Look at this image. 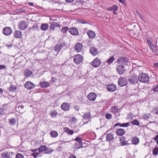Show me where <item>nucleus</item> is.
Returning <instances> with one entry per match:
<instances>
[{
	"mask_svg": "<svg viewBox=\"0 0 158 158\" xmlns=\"http://www.w3.org/2000/svg\"><path fill=\"white\" fill-rule=\"evenodd\" d=\"M129 62V59L126 57H121L118 58L117 62L115 63H117L120 65H126Z\"/></svg>",
	"mask_w": 158,
	"mask_h": 158,
	"instance_id": "nucleus-3",
	"label": "nucleus"
},
{
	"mask_svg": "<svg viewBox=\"0 0 158 158\" xmlns=\"http://www.w3.org/2000/svg\"><path fill=\"white\" fill-rule=\"evenodd\" d=\"M133 29L129 30V33L131 36H134L135 35V33L132 31Z\"/></svg>",
	"mask_w": 158,
	"mask_h": 158,
	"instance_id": "nucleus-53",
	"label": "nucleus"
},
{
	"mask_svg": "<svg viewBox=\"0 0 158 158\" xmlns=\"http://www.w3.org/2000/svg\"><path fill=\"white\" fill-rule=\"evenodd\" d=\"M58 114V112L55 110H52L49 112V114L52 118L56 117Z\"/></svg>",
	"mask_w": 158,
	"mask_h": 158,
	"instance_id": "nucleus-30",
	"label": "nucleus"
},
{
	"mask_svg": "<svg viewBox=\"0 0 158 158\" xmlns=\"http://www.w3.org/2000/svg\"><path fill=\"white\" fill-rule=\"evenodd\" d=\"M49 25L47 23L42 24L40 27L41 29L44 31L47 30L48 28Z\"/></svg>",
	"mask_w": 158,
	"mask_h": 158,
	"instance_id": "nucleus-26",
	"label": "nucleus"
},
{
	"mask_svg": "<svg viewBox=\"0 0 158 158\" xmlns=\"http://www.w3.org/2000/svg\"><path fill=\"white\" fill-rule=\"evenodd\" d=\"M119 2L122 3L124 5L126 4V1L124 0H118Z\"/></svg>",
	"mask_w": 158,
	"mask_h": 158,
	"instance_id": "nucleus-64",
	"label": "nucleus"
},
{
	"mask_svg": "<svg viewBox=\"0 0 158 158\" xmlns=\"http://www.w3.org/2000/svg\"><path fill=\"white\" fill-rule=\"evenodd\" d=\"M74 140L77 141V142L80 143L82 142V139L81 137H77L74 139Z\"/></svg>",
	"mask_w": 158,
	"mask_h": 158,
	"instance_id": "nucleus-46",
	"label": "nucleus"
},
{
	"mask_svg": "<svg viewBox=\"0 0 158 158\" xmlns=\"http://www.w3.org/2000/svg\"><path fill=\"white\" fill-rule=\"evenodd\" d=\"M40 85L43 88H46L49 86V83L46 81H44L43 82H41L40 83Z\"/></svg>",
	"mask_w": 158,
	"mask_h": 158,
	"instance_id": "nucleus-24",
	"label": "nucleus"
},
{
	"mask_svg": "<svg viewBox=\"0 0 158 158\" xmlns=\"http://www.w3.org/2000/svg\"><path fill=\"white\" fill-rule=\"evenodd\" d=\"M70 105L69 103L64 102L62 103L60 106L61 109L64 111H67L69 110Z\"/></svg>",
	"mask_w": 158,
	"mask_h": 158,
	"instance_id": "nucleus-9",
	"label": "nucleus"
},
{
	"mask_svg": "<svg viewBox=\"0 0 158 158\" xmlns=\"http://www.w3.org/2000/svg\"><path fill=\"white\" fill-rule=\"evenodd\" d=\"M105 117L107 119H110L112 118V115L109 113L106 114L105 115Z\"/></svg>",
	"mask_w": 158,
	"mask_h": 158,
	"instance_id": "nucleus-47",
	"label": "nucleus"
},
{
	"mask_svg": "<svg viewBox=\"0 0 158 158\" xmlns=\"http://www.w3.org/2000/svg\"><path fill=\"white\" fill-rule=\"evenodd\" d=\"M74 108L75 110L77 111H79L80 110V107L78 105L74 106Z\"/></svg>",
	"mask_w": 158,
	"mask_h": 158,
	"instance_id": "nucleus-59",
	"label": "nucleus"
},
{
	"mask_svg": "<svg viewBox=\"0 0 158 158\" xmlns=\"http://www.w3.org/2000/svg\"><path fill=\"white\" fill-rule=\"evenodd\" d=\"M101 63V60L98 57H96L92 61L91 64L93 67L97 68L100 65Z\"/></svg>",
	"mask_w": 158,
	"mask_h": 158,
	"instance_id": "nucleus-6",
	"label": "nucleus"
},
{
	"mask_svg": "<svg viewBox=\"0 0 158 158\" xmlns=\"http://www.w3.org/2000/svg\"><path fill=\"white\" fill-rule=\"evenodd\" d=\"M116 134L118 136H122L125 133V131L122 128H119L115 131Z\"/></svg>",
	"mask_w": 158,
	"mask_h": 158,
	"instance_id": "nucleus-19",
	"label": "nucleus"
},
{
	"mask_svg": "<svg viewBox=\"0 0 158 158\" xmlns=\"http://www.w3.org/2000/svg\"><path fill=\"white\" fill-rule=\"evenodd\" d=\"M138 77V80L140 82L146 83L149 82V77L144 73L139 74Z\"/></svg>",
	"mask_w": 158,
	"mask_h": 158,
	"instance_id": "nucleus-1",
	"label": "nucleus"
},
{
	"mask_svg": "<svg viewBox=\"0 0 158 158\" xmlns=\"http://www.w3.org/2000/svg\"><path fill=\"white\" fill-rule=\"evenodd\" d=\"M118 123V125L120 127H126L130 125L129 123Z\"/></svg>",
	"mask_w": 158,
	"mask_h": 158,
	"instance_id": "nucleus-37",
	"label": "nucleus"
},
{
	"mask_svg": "<svg viewBox=\"0 0 158 158\" xmlns=\"http://www.w3.org/2000/svg\"><path fill=\"white\" fill-rule=\"evenodd\" d=\"M118 85L120 86H123L126 85L128 83V81L126 79L121 77L118 81Z\"/></svg>",
	"mask_w": 158,
	"mask_h": 158,
	"instance_id": "nucleus-7",
	"label": "nucleus"
},
{
	"mask_svg": "<svg viewBox=\"0 0 158 158\" xmlns=\"http://www.w3.org/2000/svg\"><path fill=\"white\" fill-rule=\"evenodd\" d=\"M114 59L115 58H114V56H112L110 57V58L107 60L106 62L108 64H110L113 62Z\"/></svg>",
	"mask_w": 158,
	"mask_h": 158,
	"instance_id": "nucleus-43",
	"label": "nucleus"
},
{
	"mask_svg": "<svg viewBox=\"0 0 158 158\" xmlns=\"http://www.w3.org/2000/svg\"><path fill=\"white\" fill-rule=\"evenodd\" d=\"M14 34L15 37L17 38H21L22 36V32L19 31H16L14 32Z\"/></svg>",
	"mask_w": 158,
	"mask_h": 158,
	"instance_id": "nucleus-22",
	"label": "nucleus"
},
{
	"mask_svg": "<svg viewBox=\"0 0 158 158\" xmlns=\"http://www.w3.org/2000/svg\"><path fill=\"white\" fill-rule=\"evenodd\" d=\"M96 97V94L94 92H91L89 93L87 95V98L88 99L92 101H94L95 100Z\"/></svg>",
	"mask_w": 158,
	"mask_h": 158,
	"instance_id": "nucleus-11",
	"label": "nucleus"
},
{
	"mask_svg": "<svg viewBox=\"0 0 158 158\" xmlns=\"http://www.w3.org/2000/svg\"><path fill=\"white\" fill-rule=\"evenodd\" d=\"M33 72L32 71L29 69H26L24 73V76L26 77L31 76Z\"/></svg>",
	"mask_w": 158,
	"mask_h": 158,
	"instance_id": "nucleus-21",
	"label": "nucleus"
},
{
	"mask_svg": "<svg viewBox=\"0 0 158 158\" xmlns=\"http://www.w3.org/2000/svg\"><path fill=\"white\" fill-rule=\"evenodd\" d=\"M14 154V153L11 152H4L2 154V156L5 158H11Z\"/></svg>",
	"mask_w": 158,
	"mask_h": 158,
	"instance_id": "nucleus-16",
	"label": "nucleus"
},
{
	"mask_svg": "<svg viewBox=\"0 0 158 158\" xmlns=\"http://www.w3.org/2000/svg\"><path fill=\"white\" fill-rule=\"evenodd\" d=\"M153 112L156 114H158V108L156 107L155 109L154 108L153 110Z\"/></svg>",
	"mask_w": 158,
	"mask_h": 158,
	"instance_id": "nucleus-55",
	"label": "nucleus"
},
{
	"mask_svg": "<svg viewBox=\"0 0 158 158\" xmlns=\"http://www.w3.org/2000/svg\"><path fill=\"white\" fill-rule=\"evenodd\" d=\"M74 148L76 150H77L80 148V147L79 146V144L76 143L74 146Z\"/></svg>",
	"mask_w": 158,
	"mask_h": 158,
	"instance_id": "nucleus-50",
	"label": "nucleus"
},
{
	"mask_svg": "<svg viewBox=\"0 0 158 158\" xmlns=\"http://www.w3.org/2000/svg\"><path fill=\"white\" fill-rule=\"evenodd\" d=\"M60 46L61 47V48H63L64 46H66L67 45V43L64 42L63 43L59 44Z\"/></svg>",
	"mask_w": 158,
	"mask_h": 158,
	"instance_id": "nucleus-62",
	"label": "nucleus"
},
{
	"mask_svg": "<svg viewBox=\"0 0 158 158\" xmlns=\"http://www.w3.org/2000/svg\"><path fill=\"white\" fill-rule=\"evenodd\" d=\"M89 37V38H94L96 35L95 33L93 31H89L87 32Z\"/></svg>",
	"mask_w": 158,
	"mask_h": 158,
	"instance_id": "nucleus-28",
	"label": "nucleus"
},
{
	"mask_svg": "<svg viewBox=\"0 0 158 158\" xmlns=\"http://www.w3.org/2000/svg\"><path fill=\"white\" fill-rule=\"evenodd\" d=\"M40 153L39 152H34L31 155V156H33L34 158H36L37 156Z\"/></svg>",
	"mask_w": 158,
	"mask_h": 158,
	"instance_id": "nucleus-52",
	"label": "nucleus"
},
{
	"mask_svg": "<svg viewBox=\"0 0 158 158\" xmlns=\"http://www.w3.org/2000/svg\"><path fill=\"white\" fill-rule=\"evenodd\" d=\"M138 77L134 73L128 79L129 83L131 84L135 85L138 82Z\"/></svg>",
	"mask_w": 158,
	"mask_h": 158,
	"instance_id": "nucleus-2",
	"label": "nucleus"
},
{
	"mask_svg": "<svg viewBox=\"0 0 158 158\" xmlns=\"http://www.w3.org/2000/svg\"><path fill=\"white\" fill-rule=\"evenodd\" d=\"M118 8V7L117 6L114 5L112 6L107 8L106 10L109 11L113 10L114 11H116L117 10Z\"/></svg>",
	"mask_w": 158,
	"mask_h": 158,
	"instance_id": "nucleus-34",
	"label": "nucleus"
},
{
	"mask_svg": "<svg viewBox=\"0 0 158 158\" xmlns=\"http://www.w3.org/2000/svg\"><path fill=\"white\" fill-rule=\"evenodd\" d=\"M50 135L52 138H56L58 135V133L55 131H52L50 132Z\"/></svg>",
	"mask_w": 158,
	"mask_h": 158,
	"instance_id": "nucleus-29",
	"label": "nucleus"
},
{
	"mask_svg": "<svg viewBox=\"0 0 158 158\" xmlns=\"http://www.w3.org/2000/svg\"><path fill=\"white\" fill-rule=\"evenodd\" d=\"M82 47L83 45L82 44L79 43L75 45L74 47V49L76 51L78 52L81 51Z\"/></svg>",
	"mask_w": 158,
	"mask_h": 158,
	"instance_id": "nucleus-13",
	"label": "nucleus"
},
{
	"mask_svg": "<svg viewBox=\"0 0 158 158\" xmlns=\"http://www.w3.org/2000/svg\"><path fill=\"white\" fill-rule=\"evenodd\" d=\"M131 123L133 125H135L138 126H139L140 124V123L136 119L133 120L131 122Z\"/></svg>",
	"mask_w": 158,
	"mask_h": 158,
	"instance_id": "nucleus-40",
	"label": "nucleus"
},
{
	"mask_svg": "<svg viewBox=\"0 0 158 158\" xmlns=\"http://www.w3.org/2000/svg\"><path fill=\"white\" fill-rule=\"evenodd\" d=\"M0 114L1 115H4L6 114V113L5 112V110L4 109H0Z\"/></svg>",
	"mask_w": 158,
	"mask_h": 158,
	"instance_id": "nucleus-54",
	"label": "nucleus"
},
{
	"mask_svg": "<svg viewBox=\"0 0 158 158\" xmlns=\"http://www.w3.org/2000/svg\"><path fill=\"white\" fill-rule=\"evenodd\" d=\"M45 150L44 149V152L45 154H50L53 151V150L51 149H50L48 148L46 146Z\"/></svg>",
	"mask_w": 158,
	"mask_h": 158,
	"instance_id": "nucleus-41",
	"label": "nucleus"
},
{
	"mask_svg": "<svg viewBox=\"0 0 158 158\" xmlns=\"http://www.w3.org/2000/svg\"><path fill=\"white\" fill-rule=\"evenodd\" d=\"M2 32L5 35L8 36L12 33V31L10 27H7L3 28Z\"/></svg>",
	"mask_w": 158,
	"mask_h": 158,
	"instance_id": "nucleus-8",
	"label": "nucleus"
},
{
	"mask_svg": "<svg viewBox=\"0 0 158 158\" xmlns=\"http://www.w3.org/2000/svg\"><path fill=\"white\" fill-rule=\"evenodd\" d=\"M83 56L79 54L75 55L74 56L73 61L76 64H79L83 61Z\"/></svg>",
	"mask_w": 158,
	"mask_h": 158,
	"instance_id": "nucleus-4",
	"label": "nucleus"
},
{
	"mask_svg": "<svg viewBox=\"0 0 158 158\" xmlns=\"http://www.w3.org/2000/svg\"><path fill=\"white\" fill-rule=\"evenodd\" d=\"M28 24L26 21H21L19 24L20 29L22 30H25L28 27Z\"/></svg>",
	"mask_w": 158,
	"mask_h": 158,
	"instance_id": "nucleus-12",
	"label": "nucleus"
},
{
	"mask_svg": "<svg viewBox=\"0 0 158 158\" xmlns=\"http://www.w3.org/2000/svg\"><path fill=\"white\" fill-rule=\"evenodd\" d=\"M68 30H69V28L68 27V26H66L63 27L61 29V31L63 34H64L67 32Z\"/></svg>",
	"mask_w": 158,
	"mask_h": 158,
	"instance_id": "nucleus-42",
	"label": "nucleus"
},
{
	"mask_svg": "<svg viewBox=\"0 0 158 158\" xmlns=\"http://www.w3.org/2000/svg\"><path fill=\"white\" fill-rule=\"evenodd\" d=\"M150 49L153 53H156L158 52V50L157 49L156 47L154 45H152L149 47Z\"/></svg>",
	"mask_w": 158,
	"mask_h": 158,
	"instance_id": "nucleus-36",
	"label": "nucleus"
},
{
	"mask_svg": "<svg viewBox=\"0 0 158 158\" xmlns=\"http://www.w3.org/2000/svg\"><path fill=\"white\" fill-rule=\"evenodd\" d=\"M24 108V106L23 105L22 106H19L18 107V108L19 109V112L20 111H22V109H23Z\"/></svg>",
	"mask_w": 158,
	"mask_h": 158,
	"instance_id": "nucleus-57",
	"label": "nucleus"
},
{
	"mask_svg": "<svg viewBox=\"0 0 158 158\" xmlns=\"http://www.w3.org/2000/svg\"><path fill=\"white\" fill-rule=\"evenodd\" d=\"M17 89V87L14 85L11 84L8 88V90L10 92H15Z\"/></svg>",
	"mask_w": 158,
	"mask_h": 158,
	"instance_id": "nucleus-23",
	"label": "nucleus"
},
{
	"mask_svg": "<svg viewBox=\"0 0 158 158\" xmlns=\"http://www.w3.org/2000/svg\"><path fill=\"white\" fill-rule=\"evenodd\" d=\"M131 142L132 144L136 145L139 143V139L138 137L135 136L132 138Z\"/></svg>",
	"mask_w": 158,
	"mask_h": 158,
	"instance_id": "nucleus-27",
	"label": "nucleus"
},
{
	"mask_svg": "<svg viewBox=\"0 0 158 158\" xmlns=\"http://www.w3.org/2000/svg\"><path fill=\"white\" fill-rule=\"evenodd\" d=\"M116 71L120 75H121L124 73L126 71V70L123 65H119L117 66Z\"/></svg>",
	"mask_w": 158,
	"mask_h": 158,
	"instance_id": "nucleus-5",
	"label": "nucleus"
},
{
	"mask_svg": "<svg viewBox=\"0 0 158 158\" xmlns=\"http://www.w3.org/2000/svg\"><path fill=\"white\" fill-rule=\"evenodd\" d=\"M54 49L55 51L57 52L58 53L61 50V48L59 44H57L55 46Z\"/></svg>",
	"mask_w": 158,
	"mask_h": 158,
	"instance_id": "nucleus-39",
	"label": "nucleus"
},
{
	"mask_svg": "<svg viewBox=\"0 0 158 158\" xmlns=\"http://www.w3.org/2000/svg\"><path fill=\"white\" fill-rule=\"evenodd\" d=\"M149 114H148L144 115L143 116L144 118L146 120H147L149 118Z\"/></svg>",
	"mask_w": 158,
	"mask_h": 158,
	"instance_id": "nucleus-58",
	"label": "nucleus"
},
{
	"mask_svg": "<svg viewBox=\"0 0 158 158\" xmlns=\"http://www.w3.org/2000/svg\"><path fill=\"white\" fill-rule=\"evenodd\" d=\"M39 30L38 24L35 23L31 27H30L28 28V31L30 32H31L33 31L38 30Z\"/></svg>",
	"mask_w": 158,
	"mask_h": 158,
	"instance_id": "nucleus-20",
	"label": "nucleus"
},
{
	"mask_svg": "<svg viewBox=\"0 0 158 158\" xmlns=\"http://www.w3.org/2000/svg\"><path fill=\"white\" fill-rule=\"evenodd\" d=\"M114 139V136L111 133H108L106 137V140L107 141H111Z\"/></svg>",
	"mask_w": 158,
	"mask_h": 158,
	"instance_id": "nucleus-25",
	"label": "nucleus"
},
{
	"mask_svg": "<svg viewBox=\"0 0 158 158\" xmlns=\"http://www.w3.org/2000/svg\"><path fill=\"white\" fill-rule=\"evenodd\" d=\"M46 148V146L45 145H43L40 146V148H38V150L39 151V152L40 154V153H42L43 152H44V149L45 150Z\"/></svg>",
	"mask_w": 158,
	"mask_h": 158,
	"instance_id": "nucleus-38",
	"label": "nucleus"
},
{
	"mask_svg": "<svg viewBox=\"0 0 158 158\" xmlns=\"http://www.w3.org/2000/svg\"><path fill=\"white\" fill-rule=\"evenodd\" d=\"M16 158H24V156L21 153H18L16 155Z\"/></svg>",
	"mask_w": 158,
	"mask_h": 158,
	"instance_id": "nucleus-48",
	"label": "nucleus"
},
{
	"mask_svg": "<svg viewBox=\"0 0 158 158\" xmlns=\"http://www.w3.org/2000/svg\"><path fill=\"white\" fill-rule=\"evenodd\" d=\"M83 0H76V4L77 5H81L83 2Z\"/></svg>",
	"mask_w": 158,
	"mask_h": 158,
	"instance_id": "nucleus-49",
	"label": "nucleus"
},
{
	"mask_svg": "<svg viewBox=\"0 0 158 158\" xmlns=\"http://www.w3.org/2000/svg\"><path fill=\"white\" fill-rule=\"evenodd\" d=\"M119 140L120 142L123 144L122 145H124L127 144L126 143V142H128V141H126V138L124 136L120 138Z\"/></svg>",
	"mask_w": 158,
	"mask_h": 158,
	"instance_id": "nucleus-33",
	"label": "nucleus"
},
{
	"mask_svg": "<svg viewBox=\"0 0 158 158\" xmlns=\"http://www.w3.org/2000/svg\"><path fill=\"white\" fill-rule=\"evenodd\" d=\"M154 67L158 69V62L154 63L153 64Z\"/></svg>",
	"mask_w": 158,
	"mask_h": 158,
	"instance_id": "nucleus-63",
	"label": "nucleus"
},
{
	"mask_svg": "<svg viewBox=\"0 0 158 158\" xmlns=\"http://www.w3.org/2000/svg\"><path fill=\"white\" fill-rule=\"evenodd\" d=\"M64 130L65 132L67 133L70 135H73L74 133V132L73 130H70L68 127H66L64 128Z\"/></svg>",
	"mask_w": 158,
	"mask_h": 158,
	"instance_id": "nucleus-31",
	"label": "nucleus"
},
{
	"mask_svg": "<svg viewBox=\"0 0 158 158\" xmlns=\"http://www.w3.org/2000/svg\"><path fill=\"white\" fill-rule=\"evenodd\" d=\"M69 32L72 35H77L78 34V32L77 29L75 27H72L69 29Z\"/></svg>",
	"mask_w": 158,
	"mask_h": 158,
	"instance_id": "nucleus-17",
	"label": "nucleus"
},
{
	"mask_svg": "<svg viewBox=\"0 0 158 158\" xmlns=\"http://www.w3.org/2000/svg\"><path fill=\"white\" fill-rule=\"evenodd\" d=\"M35 86V84L29 81L26 82L24 85V87L28 89H33Z\"/></svg>",
	"mask_w": 158,
	"mask_h": 158,
	"instance_id": "nucleus-10",
	"label": "nucleus"
},
{
	"mask_svg": "<svg viewBox=\"0 0 158 158\" xmlns=\"http://www.w3.org/2000/svg\"><path fill=\"white\" fill-rule=\"evenodd\" d=\"M152 89L155 92L158 91V84L156 86H154Z\"/></svg>",
	"mask_w": 158,
	"mask_h": 158,
	"instance_id": "nucleus-51",
	"label": "nucleus"
},
{
	"mask_svg": "<svg viewBox=\"0 0 158 158\" xmlns=\"http://www.w3.org/2000/svg\"><path fill=\"white\" fill-rule=\"evenodd\" d=\"M111 111L114 114L118 113V108L115 106H114L112 107L111 109Z\"/></svg>",
	"mask_w": 158,
	"mask_h": 158,
	"instance_id": "nucleus-35",
	"label": "nucleus"
},
{
	"mask_svg": "<svg viewBox=\"0 0 158 158\" xmlns=\"http://www.w3.org/2000/svg\"><path fill=\"white\" fill-rule=\"evenodd\" d=\"M8 121H9V123L12 125H15L16 123V119L13 117L9 119H8Z\"/></svg>",
	"mask_w": 158,
	"mask_h": 158,
	"instance_id": "nucleus-32",
	"label": "nucleus"
},
{
	"mask_svg": "<svg viewBox=\"0 0 158 158\" xmlns=\"http://www.w3.org/2000/svg\"><path fill=\"white\" fill-rule=\"evenodd\" d=\"M147 42L148 44L149 47H150L152 45H153V44L149 40H147Z\"/></svg>",
	"mask_w": 158,
	"mask_h": 158,
	"instance_id": "nucleus-60",
	"label": "nucleus"
},
{
	"mask_svg": "<svg viewBox=\"0 0 158 158\" xmlns=\"http://www.w3.org/2000/svg\"><path fill=\"white\" fill-rule=\"evenodd\" d=\"M98 49L94 47H91L89 50L90 52L93 56H96L98 54Z\"/></svg>",
	"mask_w": 158,
	"mask_h": 158,
	"instance_id": "nucleus-18",
	"label": "nucleus"
},
{
	"mask_svg": "<svg viewBox=\"0 0 158 158\" xmlns=\"http://www.w3.org/2000/svg\"><path fill=\"white\" fill-rule=\"evenodd\" d=\"M116 86L113 84L108 85L107 86V90L110 92H113L116 89Z\"/></svg>",
	"mask_w": 158,
	"mask_h": 158,
	"instance_id": "nucleus-14",
	"label": "nucleus"
},
{
	"mask_svg": "<svg viewBox=\"0 0 158 158\" xmlns=\"http://www.w3.org/2000/svg\"><path fill=\"white\" fill-rule=\"evenodd\" d=\"M77 119L75 117H73L71 119V122L73 123H76L77 122Z\"/></svg>",
	"mask_w": 158,
	"mask_h": 158,
	"instance_id": "nucleus-56",
	"label": "nucleus"
},
{
	"mask_svg": "<svg viewBox=\"0 0 158 158\" xmlns=\"http://www.w3.org/2000/svg\"><path fill=\"white\" fill-rule=\"evenodd\" d=\"M56 27L60 28V26L56 22H53L51 24L49 27V30L50 31H54Z\"/></svg>",
	"mask_w": 158,
	"mask_h": 158,
	"instance_id": "nucleus-15",
	"label": "nucleus"
},
{
	"mask_svg": "<svg viewBox=\"0 0 158 158\" xmlns=\"http://www.w3.org/2000/svg\"><path fill=\"white\" fill-rule=\"evenodd\" d=\"M91 117L90 114L89 112L86 113H84V115L82 116V118L84 119H87Z\"/></svg>",
	"mask_w": 158,
	"mask_h": 158,
	"instance_id": "nucleus-44",
	"label": "nucleus"
},
{
	"mask_svg": "<svg viewBox=\"0 0 158 158\" xmlns=\"http://www.w3.org/2000/svg\"><path fill=\"white\" fill-rule=\"evenodd\" d=\"M153 154L154 155H157L158 154V147H155L153 150Z\"/></svg>",
	"mask_w": 158,
	"mask_h": 158,
	"instance_id": "nucleus-45",
	"label": "nucleus"
},
{
	"mask_svg": "<svg viewBox=\"0 0 158 158\" xmlns=\"http://www.w3.org/2000/svg\"><path fill=\"white\" fill-rule=\"evenodd\" d=\"M130 26L131 27H134V28H135V27L137 26V25L135 23H132L131 24Z\"/></svg>",
	"mask_w": 158,
	"mask_h": 158,
	"instance_id": "nucleus-61",
	"label": "nucleus"
}]
</instances>
